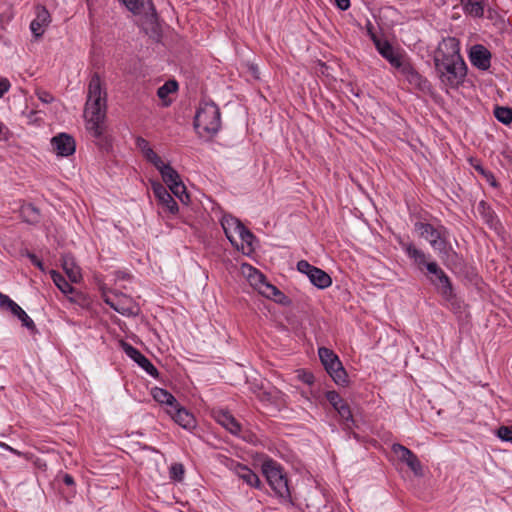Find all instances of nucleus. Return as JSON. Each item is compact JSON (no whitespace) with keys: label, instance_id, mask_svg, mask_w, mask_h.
<instances>
[{"label":"nucleus","instance_id":"18","mask_svg":"<svg viewBox=\"0 0 512 512\" xmlns=\"http://www.w3.org/2000/svg\"><path fill=\"white\" fill-rule=\"evenodd\" d=\"M51 22L48 10L44 6H37L36 18L31 22L30 29L33 35L38 38L44 33V28Z\"/></svg>","mask_w":512,"mask_h":512},{"label":"nucleus","instance_id":"51","mask_svg":"<svg viewBox=\"0 0 512 512\" xmlns=\"http://www.w3.org/2000/svg\"><path fill=\"white\" fill-rule=\"evenodd\" d=\"M337 7L341 10H347L350 6V0H334Z\"/></svg>","mask_w":512,"mask_h":512},{"label":"nucleus","instance_id":"32","mask_svg":"<svg viewBox=\"0 0 512 512\" xmlns=\"http://www.w3.org/2000/svg\"><path fill=\"white\" fill-rule=\"evenodd\" d=\"M170 191L184 204L189 202V195L184 183L180 180L169 187Z\"/></svg>","mask_w":512,"mask_h":512},{"label":"nucleus","instance_id":"57","mask_svg":"<svg viewBox=\"0 0 512 512\" xmlns=\"http://www.w3.org/2000/svg\"><path fill=\"white\" fill-rule=\"evenodd\" d=\"M408 253H409L411 258H415L416 259V248L414 246H409L408 247Z\"/></svg>","mask_w":512,"mask_h":512},{"label":"nucleus","instance_id":"59","mask_svg":"<svg viewBox=\"0 0 512 512\" xmlns=\"http://www.w3.org/2000/svg\"><path fill=\"white\" fill-rule=\"evenodd\" d=\"M352 435H353V437H354L355 439H357V440L359 439V435H358L357 433L352 432Z\"/></svg>","mask_w":512,"mask_h":512},{"label":"nucleus","instance_id":"17","mask_svg":"<svg viewBox=\"0 0 512 512\" xmlns=\"http://www.w3.org/2000/svg\"><path fill=\"white\" fill-rule=\"evenodd\" d=\"M167 413L183 428L192 429L195 427L196 421L193 414L180 406L179 403H177L176 407H172V410H167Z\"/></svg>","mask_w":512,"mask_h":512},{"label":"nucleus","instance_id":"14","mask_svg":"<svg viewBox=\"0 0 512 512\" xmlns=\"http://www.w3.org/2000/svg\"><path fill=\"white\" fill-rule=\"evenodd\" d=\"M418 230L420 236L426 239L433 248L442 250L445 240L442 237V232L439 228L434 227L429 223H418Z\"/></svg>","mask_w":512,"mask_h":512},{"label":"nucleus","instance_id":"29","mask_svg":"<svg viewBox=\"0 0 512 512\" xmlns=\"http://www.w3.org/2000/svg\"><path fill=\"white\" fill-rule=\"evenodd\" d=\"M243 270H247V279L257 290H259L262 287V284L267 281L265 275L251 265H244Z\"/></svg>","mask_w":512,"mask_h":512},{"label":"nucleus","instance_id":"52","mask_svg":"<svg viewBox=\"0 0 512 512\" xmlns=\"http://www.w3.org/2000/svg\"><path fill=\"white\" fill-rule=\"evenodd\" d=\"M484 177L486 178L487 182L492 185L493 187H497V181L495 179V176L493 175L492 172L488 171Z\"/></svg>","mask_w":512,"mask_h":512},{"label":"nucleus","instance_id":"36","mask_svg":"<svg viewBox=\"0 0 512 512\" xmlns=\"http://www.w3.org/2000/svg\"><path fill=\"white\" fill-rule=\"evenodd\" d=\"M237 234L239 235V237L241 238V240L243 242H245L249 247H250V251H252V242L253 240L255 239V236L253 235V233L247 229L244 225H242L239 229V231L237 232Z\"/></svg>","mask_w":512,"mask_h":512},{"label":"nucleus","instance_id":"13","mask_svg":"<svg viewBox=\"0 0 512 512\" xmlns=\"http://www.w3.org/2000/svg\"><path fill=\"white\" fill-rule=\"evenodd\" d=\"M122 348L131 359H133L142 369H144L149 375L154 378L159 377L157 368L151 363V361L144 356L138 349L132 345L122 342Z\"/></svg>","mask_w":512,"mask_h":512},{"label":"nucleus","instance_id":"48","mask_svg":"<svg viewBox=\"0 0 512 512\" xmlns=\"http://www.w3.org/2000/svg\"><path fill=\"white\" fill-rule=\"evenodd\" d=\"M11 136L9 129L0 122V141H8Z\"/></svg>","mask_w":512,"mask_h":512},{"label":"nucleus","instance_id":"7","mask_svg":"<svg viewBox=\"0 0 512 512\" xmlns=\"http://www.w3.org/2000/svg\"><path fill=\"white\" fill-rule=\"evenodd\" d=\"M452 61H464L460 55L459 41L455 37L444 38L434 52V63L445 64Z\"/></svg>","mask_w":512,"mask_h":512},{"label":"nucleus","instance_id":"50","mask_svg":"<svg viewBox=\"0 0 512 512\" xmlns=\"http://www.w3.org/2000/svg\"><path fill=\"white\" fill-rule=\"evenodd\" d=\"M300 378H301V380H302L304 383H306V384H308V385H311V384H313V383H314V376H313V374H312V373H310V372H305V371H303V372H302V374L300 375Z\"/></svg>","mask_w":512,"mask_h":512},{"label":"nucleus","instance_id":"10","mask_svg":"<svg viewBox=\"0 0 512 512\" xmlns=\"http://www.w3.org/2000/svg\"><path fill=\"white\" fill-rule=\"evenodd\" d=\"M51 147L53 152L59 157H68L74 154L76 150V142L74 138L67 133H59L52 137Z\"/></svg>","mask_w":512,"mask_h":512},{"label":"nucleus","instance_id":"4","mask_svg":"<svg viewBox=\"0 0 512 512\" xmlns=\"http://www.w3.org/2000/svg\"><path fill=\"white\" fill-rule=\"evenodd\" d=\"M262 472L274 492L281 498L290 497L287 475L282 467L274 460H265L262 464Z\"/></svg>","mask_w":512,"mask_h":512},{"label":"nucleus","instance_id":"47","mask_svg":"<svg viewBox=\"0 0 512 512\" xmlns=\"http://www.w3.org/2000/svg\"><path fill=\"white\" fill-rule=\"evenodd\" d=\"M136 146L142 153L150 148L149 142L140 136L136 138Z\"/></svg>","mask_w":512,"mask_h":512},{"label":"nucleus","instance_id":"12","mask_svg":"<svg viewBox=\"0 0 512 512\" xmlns=\"http://www.w3.org/2000/svg\"><path fill=\"white\" fill-rule=\"evenodd\" d=\"M224 464L232 471H234L239 478H241L244 482H246L249 486L260 488L261 481L257 474H255L250 468L246 465L238 463L233 459L226 458Z\"/></svg>","mask_w":512,"mask_h":512},{"label":"nucleus","instance_id":"55","mask_svg":"<svg viewBox=\"0 0 512 512\" xmlns=\"http://www.w3.org/2000/svg\"><path fill=\"white\" fill-rule=\"evenodd\" d=\"M286 296L284 295V293H282V295H275L272 300H274L276 303H280V304H283L286 300Z\"/></svg>","mask_w":512,"mask_h":512},{"label":"nucleus","instance_id":"27","mask_svg":"<svg viewBox=\"0 0 512 512\" xmlns=\"http://www.w3.org/2000/svg\"><path fill=\"white\" fill-rule=\"evenodd\" d=\"M157 170L160 172L163 181L168 187L181 180L178 172L170 164L163 162Z\"/></svg>","mask_w":512,"mask_h":512},{"label":"nucleus","instance_id":"20","mask_svg":"<svg viewBox=\"0 0 512 512\" xmlns=\"http://www.w3.org/2000/svg\"><path fill=\"white\" fill-rule=\"evenodd\" d=\"M392 452L402 463H405L412 472L416 473V460L413 452L401 444H393Z\"/></svg>","mask_w":512,"mask_h":512},{"label":"nucleus","instance_id":"28","mask_svg":"<svg viewBox=\"0 0 512 512\" xmlns=\"http://www.w3.org/2000/svg\"><path fill=\"white\" fill-rule=\"evenodd\" d=\"M20 213L23 220L29 224H36L40 221V211L31 203L22 205Z\"/></svg>","mask_w":512,"mask_h":512},{"label":"nucleus","instance_id":"2","mask_svg":"<svg viewBox=\"0 0 512 512\" xmlns=\"http://www.w3.org/2000/svg\"><path fill=\"white\" fill-rule=\"evenodd\" d=\"M135 15L140 16V27L144 33L158 43L163 36L162 26L151 0H120Z\"/></svg>","mask_w":512,"mask_h":512},{"label":"nucleus","instance_id":"43","mask_svg":"<svg viewBox=\"0 0 512 512\" xmlns=\"http://www.w3.org/2000/svg\"><path fill=\"white\" fill-rule=\"evenodd\" d=\"M479 211L483 215V218L488 224H492L494 220L493 212L490 210V208L486 205L484 201L480 202L479 204Z\"/></svg>","mask_w":512,"mask_h":512},{"label":"nucleus","instance_id":"5","mask_svg":"<svg viewBox=\"0 0 512 512\" xmlns=\"http://www.w3.org/2000/svg\"><path fill=\"white\" fill-rule=\"evenodd\" d=\"M377 51L384 57L389 63L395 67L402 75H404L409 83H413L416 79V73L412 66L407 63L404 57L398 54L394 47L385 39H381L379 42L374 44Z\"/></svg>","mask_w":512,"mask_h":512},{"label":"nucleus","instance_id":"38","mask_svg":"<svg viewBox=\"0 0 512 512\" xmlns=\"http://www.w3.org/2000/svg\"><path fill=\"white\" fill-rule=\"evenodd\" d=\"M147 151L143 152L144 157L151 162L155 168H159L160 165H162L163 161L160 156H158L154 150L150 147L149 149H146Z\"/></svg>","mask_w":512,"mask_h":512},{"label":"nucleus","instance_id":"53","mask_svg":"<svg viewBox=\"0 0 512 512\" xmlns=\"http://www.w3.org/2000/svg\"><path fill=\"white\" fill-rule=\"evenodd\" d=\"M0 447L5 449V450H8L10 451L11 453L17 455V456H21L22 453L14 448H12L11 446L7 445L6 443H3V442H0Z\"/></svg>","mask_w":512,"mask_h":512},{"label":"nucleus","instance_id":"9","mask_svg":"<svg viewBox=\"0 0 512 512\" xmlns=\"http://www.w3.org/2000/svg\"><path fill=\"white\" fill-rule=\"evenodd\" d=\"M297 270L307 275L310 282L319 289L328 288L332 284V279L324 270L311 265L306 260H300L297 263Z\"/></svg>","mask_w":512,"mask_h":512},{"label":"nucleus","instance_id":"39","mask_svg":"<svg viewBox=\"0 0 512 512\" xmlns=\"http://www.w3.org/2000/svg\"><path fill=\"white\" fill-rule=\"evenodd\" d=\"M184 475V467L180 463H175L170 467V478L175 481H181Z\"/></svg>","mask_w":512,"mask_h":512},{"label":"nucleus","instance_id":"33","mask_svg":"<svg viewBox=\"0 0 512 512\" xmlns=\"http://www.w3.org/2000/svg\"><path fill=\"white\" fill-rule=\"evenodd\" d=\"M337 385L345 386L348 383V375L342 364L328 373Z\"/></svg>","mask_w":512,"mask_h":512},{"label":"nucleus","instance_id":"25","mask_svg":"<svg viewBox=\"0 0 512 512\" xmlns=\"http://www.w3.org/2000/svg\"><path fill=\"white\" fill-rule=\"evenodd\" d=\"M178 90V83L176 80H168L157 90V96L162 100L163 106L167 107L171 104L168 95L175 93Z\"/></svg>","mask_w":512,"mask_h":512},{"label":"nucleus","instance_id":"15","mask_svg":"<svg viewBox=\"0 0 512 512\" xmlns=\"http://www.w3.org/2000/svg\"><path fill=\"white\" fill-rule=\"evenodd\" d=\"M152 190L155 197L158 199L159 203L164 209H166L171 214H176L178 212L177 202L174 200L164 185L159 182H154L152 183Z\"/></svg>","mask_w":512,"mask_h":512},{"label":"nucleus","instance_id":"21","mask_svg":"<svg viewBox=\"0 0 512 512\" xmlns=\"http://www.w3.org/2000/svg\"><path fill=\"white\" fill-rule=\"evenodd\" d=\"M62 267L71 282L78 283L81 280V269L71 255L62 257Z\"/></svg>","mask_w":512,"mask_h":512},{"label":"nucleus","instance_id":"44","mask_svg":"<svg viewBox=\"0 0 512 512\" xmlns=\"http://www.w3.org/2000/svg\"><path fill=\"white\" fill-rule=\"evenodd\" d=\"M38 99L43 103H51L54 101V97L51 93L45 90H40L37 92Z\"/></svg>","mask_w":512,"mask_h":512},{"label":"nucleus","instance_id":"49","mask_svg":"<svg viewBox=\"0 0 512 512\" xmlns=\"http://www.w3.org/2000/svg\"><path fill=\"white\" fill-rule=\"evenodd\" d=\"M10 82L6 78H0V98L9 90Z\"/></svg>","mask_w":512,"mask_h":512},{"label":"nucleus","instance_id":"40","mask_svg":"<svg viewBox=\"0 0 512 512\" xmlns=\"http://www.w3.org/2000/svg\"><path fill=\"white\" fill-rule=\"evenodd\" d=\"M104 301L113 310H115L116 312H118V313H120L122 315L129 316V315L133 314V311L130 308H127V307H124V306H120V305L116 304L113 300H111L110 298H105Z\"/></svg>","mask_w":512,"mask_h":512},{"label":"nucleus","instance_id":"3","mask_svg":"<svg viewBox=\"0 0 512 512\" xmlns=\"http://www.w3.org/2000/svg\"><path fill=\"white\" fill-rule=\"evenodd\" d=\"M194 128L200 137L213 136L221 128V113L214 102H202L194 117Z\"/></svg>","mask_w":512,"mask_h":512},{"label":"nucleus","instance_id":"41","mask_svg":"<svg viewBox=\"0 0 512 512\" xmlns=\"http://www.w3.org/2000/svg\"><path fill=\"white\" fill-rule=\"evenodd\" d=\"M326 399L335 410L338 409L339 405L344 402V400L336 391L326 392Z\"/></svg>","mask_w":512,"mask_h":512},{"label":"nucleus","instance_id":"42","mask_svg":"<svg viewBox=\"0 0 512 512\" xmlns=\"http://www.w3.org/2000/svg\"><path fill=\"white\" fill-rule=\"evenodd\" d=\"M497 436L503 441L512 442V426L499 427Z\"/></svg>","mask_w":512,"mask_h":512},{"label":"nucleus","instance_id":"56","mask_svg":"<svg viewBox=\"0 0 512 512\" xmlns=\"http://www.w3.org/2000/svg\"><path fill=\"white\" fill-rule=\"evenodd\" d=\"M261 399L272 402L274 400V396L270 392H263L261 395Z\"/></svg>","mask_w":512,"mask_h":512},{"label":"nucleus","instance_id":"22","mask_svg":"<svg viewBox=\"0 0 512 512\" xmlns=\"http://www.w3.org/2000/svg\"><path fill=\"white\" fill-rule=\"evenodd\" d=\"M319 358L321 363L323 364L325 370L330 373L332 370L339 367L341 361L338 356L331 350L326 347H320L318 350Z\"/></svg>","mask_w":512,"mask_h":512},{"label":"nucleus","instance_id":"58","mask_svg":"<svg viewBox=\"0 0 512 512\" xmlns=\"http://www.w3.org/2000/svg\"><path fill=\"white\" fill-rule=\"evenodd\" d=\"M474 168L483 176L488 172L481 165H475Z\"/></svg>","mask_w":512,"mask_h":512},{"label":"nucleus","instance_id":"23","mask_svg":"<svg viewBox=\"0 0 512 512\" xmlns=\"http://www.w3.org/2000/svg\"><path fill=\"white\" fill-rule=\"evenodd\" d=\"M242 225L243 224L239 219L231 215H224L221 220V226L224 230V233L231 243L234 242V234H237Z\"/></svg>","mask_w":512,"mask_h":512},{"label":"nucleus","instance_id":"35","mask_svg":"<svg viewBox=\"0 0 512 512\" xmlns=\"http://www.w3.org/2000/svg\"><path fill=\"white\" fill-rule=\"evenodd\" d=\"M258 292L268 299H272L275 295H282V292L276 286L267 281L262 284Z\"/></svg>","mask_w":512,"mask_h":512},{"label":"nucleus","instance_id":"45","mask_svg":"<svg viewBox=\"0 0 512 512\" xmlns=\"http://www.w3.org/2000/svg\"><path fill=\"white\" fill-rule=\"evenodd\" d=\"M366 30L367 34L370 36L374 44H376V42H379L382 39L374 32V26L370 21H368L366 24Z\"/></svg>","mask_w":512,"mask_h":512},{"label":"nucleus","instance_id":"24","mask_svg":"<svg viewBox=\"0 0 512 512\" xmlns=\"http://www.w3.org/2000/svg\"><path fill=\"white\" fill-rule=\"evenodd\" d=\"M152 396L158 403L167 405V410H172V407L177 406L176 398L163 388L155 387L152 389Z\"/></svg>","mask_w":512,"mask_h":512},{"label":"nucleus","instance_id":"1","mask_svg":"<svg viewBox=\"0 0 512 512\" xmlns=\"http://www.w3.org/2000/svg\"><path fill=\"white\" fill-rule=\"evenodd\" d=\"M106 91L102 89L100 77L94 73L88 85L85 106L86 129L97 140L102 149H108L110 143L104 135L106 130Z\"/></svg>","mask_w":512,"mask_h":512},{"label":"nucleus","instance_id":"26","mask_svg":"<svg viewBox=\"0 0 512 512\" xmlns=\"http://www.w3.org/2000/svg\"><path fill=\"white\" fill-rule=\"evenodd\" d=\"M336 411L338 412L340 418L343 421V429L346 431H351L355 426V420L353 419V415L349 405L344 401L339 405Z\"/></svg>","mask_w":512,"mask_h":512},{"label":"nucleus","instance_id":"54","mask_svg":"<svg viewBox=\"0 0 512 512\" xmlns=\"http://www.w3.org/2000/svg\"><path fill=\"white\" fill-rule=\"evenodd\" d=\"M63 482L67 485V486H72L74 485V478L70 475V474H64L63 476Z\"/></svg>","mask_w":512,"mask_h":512},{"label":"nucleus","instance_id":"34","mask_svg":"<svg viewBox=\"0 0 512 512\" xmlns=\"http://www.w3.org/2000/svg\"><path fill=\"white\" fill-rule=\"evenodd\" d=\"M467 12L475 17H482L484 14V7L480 1L467 0L465 3Z\"/></svg>","mask_w":512,"mask_h":512},{"label":"nucleus","instance_id":"8","mask_svg":"<svg viewBox=\"0 0 512 512\" xmlns=\"http://www.w3.org/2000/svg\"><path fill=\"white\" fill-rule=\"evenodd\" d=\"M425 265L432 284L436 286L444 299L450 300L453 297V288L448 276L436 262H429Z\"/></svg>","mask_w":512,"mask_h":512},{"label":"nucleus","instance_id":"60","mask_svg":"<svg viewBox=\"0 0 512 512\" xmlns=\"http://www.w3.org/2000/svg\"><path fill=\"white\" fill-rule=\"evenodd\" d=\"M417 256H418V258H419L420 256H424V255H423V254H420V252L418 251Z\"/></svg>","mask_w":512,"mask_h":512},{"label":"nucleus","instance_id":"31","mask_svg":"<svg viewBox=\"0 0 512 512\" xmlns=\"http://www.w3.org/2000/svg\"><path fill=\"white\" fill-rule=\"evenodd\" d=\"M494 116L499 122L509 125L512 123V108L496 106L494 109Z\"/></svg>","mask_w":512,"mask_h":512},{"label":"nucleus","instance_id":"30","mask_svg":"<svg viewBox=\"0 0 512 512\" xmlns=\"http://www.w3.org/2000/svg\"><path fill=\"white\" fill-rule=\"evenodd\" d=\"M51 278L58 289L64 294H70L75 291L74 287L65 279V277L56 270L50 271Z\"/></svg>","mask_w":512,"mask_h":512},{"label":"nucleus","instance_id":"46","mask_svg":"<svg viewBox=\"0 0 512 512\" xmlns=\"http://www.w3.org/2000/svg\"><path fill=\"white\" fill-rule=\"evenodd\" d=\"M27 257L30 259L31 263L38 267L40 270L44 271V264L43 262L34 254L31 252H26Z\"/></svg>","mask_w":512,"mask_h":512},{"label":"nucleus","instance_id":"6","mask_svg":"<svg viewBox=\"0 0 512 512\" xmlns=\"http://www.w3.org/2000/svg\"><path fill=\"white\" fill-rule=\"evenodd\" d=\"M435 69L441 82L451 88L458 87L464 81L467 74V67L464 61L437 64Z\"/></svg>","mask_w":512,"mask_h":512},{"label":"nucleus","instance_id":"16","mask_svg":"<svg viewBox=\"0 0 512 512\" xmlns=\"http://www.w3.org/2000/svg\"><path fill=\"white\" fill-rule=\"evenodd\" d=\"M469 57L472 65L478 69L486 71L490 68L491 53L485 46L474 45L470 50Z\"/></svg>","mask_w":512,"mask_h":512},{"label":"nucleus","instance_id":"19","mask_svg":"<svg viewBox=\"0 0 512 512\" xmlns=\"http://www.w3.org/2000/svg\"><path fill=\"white\" fill-rule=\"evenodd\" d=\"M214 418L221 426L234 435H238L241 431L239 422L227 411L220 410L215 412Z\"/></svg>","mask_w":512,"mask_h":512},{"label":"nucleus","instance_id":"37","mask_svg":"<svg viewBox=\"0 0 512 512\" xmlns=\"http://www.w3.org/2000/svg\"><path fill=\"white\" fill-rule=\"evenodd\" d=\"M147 151L143 152L144 157L151 162L155 168H159L160 165H162L163 161L160 156H158L154 150L150 147L149 149H146Z\"/></svg>","mask_w":512,"mask_h":512},{"label":"nucleus","instance_id":"11","mask_svg":"<svg viewBox=\"0 0 512 512\" xmlns=\"http://www.w3.org/2000/svg\"><path fill=\"white\" fill-rule=\"evenodd\" d=\"M1 309L10 311L14 316L22 322V325L30 331L36 330V325L27 313L7 295H0Z\"/></svg>","mask_w":512,"mask_h":512}]
</instances>
